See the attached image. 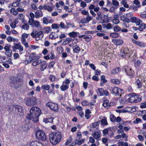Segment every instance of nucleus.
<instances>
[{"mask_svg":"<svg viewBox=\"0 0 146 146\" xmlns=\"http://www.w3.org/2000/svg\"><path fill=\"white\" fill-rule=\"evenodd\" d=\"M30 111V113L27 115V118L34 122L38 121L39 117L41 113V110L40 109L36 106L33 107L31 109Z\"/></svg>","mask_w":146,"mask_h":146,"instance_id":"1","label":"nucleus"},{"mask_svg":"<svg viewBox=\"0 0 146 146\" xmlns=\"http://www.w3.org/2000/svg\"><path fill=\"white\" fill-rule=\"evenodd\" d=\"M61 134L59 132L52 133L49 135V139L50 143L53 145L58 143L61 139Z\"/></svg>","mask_w":146,"mask_h":146,"instance_id":"2","label":"nucleus"},{"mask_svg":"<svg viewBox=\"0 0 146 146\" xmlns=\"http://www.w3.org/2000/svg\"><path fill=\"white\" fill-rule=\"evenodd\" d=\"M123 100L125 101V103L129 102L131 103H137L141 100V98L140 96L133 93L131 94H129L128 96H126Z\"/></svg>","mask_w":146,"mask_h":146,"instance_id":"3","label":"nucleus"},{"mask_svg":"<svg viewBox=\"0 0 146 146\" xmlns=\"http://www.w3.org/2000/svg\"><path fill=\"white\" fill-rule=\"evenodd\" d=\"M40 101L39 99L36 97L32 96L28 97L25 100L26 104L28 106H32L39 104Z\"/></svg>","mask_w":146,"mask_h":146,"instance_id":"4","label":"nucleus"},{"mask_svg":"<svg viewBox=\"0 0 146 146\" xmlns=\"http://www.w3.org/2000/svg\"><path fill=\"white\" fill-rule=\"evenodd\" d=\"M40 58L39 54H36L35 52L31 53L29 55V58L26 60L24 62L25 64L30 63L35 59H38Z\"/></svg>","mask_w":146,"mask_h":146,"instance_id":"5","label":"nucleus"},{"mask_svg":"<svg viewBox=\"0 0 146 146\" xmlns=\"http://www.w3.org/2000/svg\"><path fill=\"white\" fill-rule=\"evenodd\" d=\"M35 135L36 138L39 140L44 141L46 139V136L42 131L38 130L36 132Z\"/></svg>","mask_w":146,"mask_h":146,"instance_id":"6","label":"nucleus"},{"mask_svg":"<svg viewBox=\"0 0 146 146\" xmlns=\"http://www.w3.org/2000/svg\"><path fill=\"white\" fill-rule=\"evenodd\" d=\"M70 82V80L68 79H66L64 80L60 87L61 90L64 91L67 90L69 88V85Z\"/></svg>","mask_w":146,"mask_h":146,"instance_id":"7","label":"nucleus"},{"mask_svg":"<svg viewBox=\"0 0 146 146\" xmlns=\"http://www.w3.org/2000/svg\"><path fill=\"white\" fill-rule=\"evenodd\" d=\"M126 74L131 78H133L134 74V72L130 67L125 66L124 68Z\"/></svg>","mask_w":146,"mask_h":146,"instance_id":"8","label":"nucleus"},{"mask_svg":"<svg viewBox=\"0 0 146 146\" xmlns=\"http://www.w3.org/2000/svg\"><path fill=\"white\" fill-rule=\"evenodd\" d=\"M10 85L15 88H17L21 85L19 84V81H17L16 78L14 77L10 78Z\"/></svg>","mask_w":146,"mask_h":146,"instance_id":"9","label":"nucleus"},{"mask_svg":"<svg viewBox=\"0 0 146 146\" xmlns=\"http://www.w3.org/2000/svg\"><path fill=\"white\" fill-rule=\"evenodd\" d=\"M46 106L54 111H57L58 110V105L56 103L49 102L47 103Z\"/></svg>","mask_w":146,"mask_h":146,"instance_id":"10","label":"nucleus"},{"mask_svg":"<svg viewBox=\"0 0 146 146\" xmlns=\"http://www.w3.org/2000/svg\"><path fill=\"white\" fill-rule=\"evenodd\" d=\"M112 94L115 96H121V94L123 93V91L122 89L119 88L115 87L112 89Z\"/></svg>","mask_w":146,"mask_h":146,"instance_id":"11","label":"nucleus"},{"mask_svg":"<svg viewBox=\"0 0 146 146\" xmlns=\"http://www.w3.org/2000/svg\"><path fill=\"white\" fill-rule=\"evenodd\" d=\"M29 35L25 33L23 34L21 38V41L22 43L26 47H28L29 46L27 42H26V38H27L28 37Z\"/></svg>","mask_w":146,"mask_h":146,"instance_id":"12","label":"nucleus"},{"mask_svg":"<svg viewBox=\"0 0 146 146\" xmlns=\"http://www.w3.org/2000/svg\"><path fill=\"white\" fill-rule=\"evenodd\" d=\"M96 92L98 95L100 96H108L109 95V93L108 91L104 90L102 88H98L96 90Z\"/></svg>","mask_w":146,"mask_h":146,"instance_id":"13","label":"nucleus"},{"mask_svg":"<svg viewBox=\"0 0 146 146\" xmlns=\"http://www.w3.org/2000/svg\"><path fill=\"white\" fill-rule=\"evenodd\" d=\"M28 146H44L43 144L38 141H32L29 143Z\"/></svg>","mask_w":146,"mask_h":146,"instance_id":"14","label":"nucleus"},{"mask_svg":"<svg viewBox=\"0 0 146 146\" xmlns=\"http://www.w3.org/2000/svg\"><path fill=\"white\" fill-rule=\"evenodd\" d=\"M15 112L18 114L22 115H23L22 107L20 106L17 105L15 107Z\"/></svg>","mask_w":146,"mask_h":146,"instance_id":"15","label":"nucleus"},{"mask_svg":"<svg viewBox=\"0 0 146 146\" xmlns=\"http://www.w3.org/2000/svg\"><path fill=\"white\" fill-rule=\"evenodd\" d=\"M14 45L12 46V48L13 49L19 50L20 51H22L23 50V47L20 44L14 43Z\"/></svg>","mask_w":146,"mask_h":146,"instance_id":"16","label":"nucleus"},{"mask_svg":"<svg viewBox=\"0 0 146 146\" xmlns=\"http://www.w3.org/2000/svg\"><path fill=\"white\" fill-rule=\"evenodd\" d=\"M131 40L133 43L139 47H144L145 46V45L144 44L140 41L136 40L133 38H131Z\"/></svg>","mask_w":146,"mask_h":146,"instance_id":"17","label":"nucleus"},{"mask_svg":"<svg viewBox=\"0 0 146 146\" xmlns=\"http://www.w3.org/2000/svg\"><path fill=\"white\" fill-rule=\"evenodd\" d=\"M21 0H15V1L13 2L11 4L9 5V7H10L11 6L14 7H20L21 6Z\"/></svg>","mask_w":146,"mask_h":146,"instance_id":"18","label":"nucleus"},{"mask_svg":"<svg viewBox=\"0 0 146 146\" xmlns=\"http://www.w3.org/2000/svg\"><path fill=\"white\" fill-rule=\"evenodd\" d=\"M40 69L41 71H43L47 67V64L46 63V61L44 60H41V63H40Z\"/></svg>","mask_w":146,"mask_h":146,"instance_id":"19","label":"nucleus"},{"mask_svg":"<svg viewBox=\"0 0 146 146\" xmlns=\"http://www.w3.org/2000/svg\"><path fill=\"white\" fill-rule=\"evenodd\" d=\"M112 42L116 45H121L123 43V41L122 39H114L112 40Z\"/></svg>","mask_w":146,"mask_h":146,"instance_id":"20","label":"nucleus"},{"mask_svg":"<svg viewBox=\"0 0 146 146\" xmlns=\"http://www.w3.org/2000/svg\"><path fill=\"white\" fill-rule=\"evenodd\" d=\"M129 49L125 48L123 50H121L120 51V55L122 57H125L126 56V53H127L129 52Z\"/></svg>","mask_w":146,"mask_h":146,"instance_id":"21","label":"nucleus"},{"mask_svg":"<svg viewBox=\"0 0 146 146\" xmlns=\"http://www.w3.org/2000/svg\"><path fill=\"white\" fill-rule=\"evenodd\" d=\"M73 52L74 53H78L80 51V48L79 46L77 44L74 45L72 47Z\"/></svg>","mask_w":146,"mask_h":146,"instance_id":"22","label":"nucleus"},{"mask_svg":"<svg viewBox=\"0 0 146 146\" xmlns=\"http://www.w3.org/2000/svg\"><path fill=\"white\" fill-rule=\"evenodd\" d=\"M44 35L43 32L41 31H38L36 39L38 40L42 38L43 37Z\"/></svg>","mask_w":146,"mask_h":146,"instance_id":"23","label":"nucleus"},{"mask_svg":"<svg viewBox=\"0 0 146 146\" xmlns=\"http://www.w3.org/2000/svg\"><path fill=\"white\" fill-rule=\"evenodd\" d=\"M118 17L119 16L118 15H114V18L112 20L113 23L115 24H118L119 22Z\"/></svg>","mask_w":146,"mask_h":146,"instance_id":"24","label":"nucleus"},{"mask_svg":"<svg viewBox=\"0 0 146 146\" xmlns=\"http://www.w3.org/2000/svg\"><path fill=\"white\" fill-rule=\"evenodd\" d=\"M58 36L57 33L54 32L51 33L49 36L50 38L51 39H55L58 38Z\"/></svg>","mask_w":146,"mask_h":146,"instance_id":"25","label":"nucleus"},{"mask_svg":"<svg viewBox=\"0 0 146 146\" xmlns=\"http://www.w3.org/2000/svg\"><path fill=\"white\" fill-rule=\"evenodd\" d=\"M102 105L104 107L108 108L110 107L109 101L108 100H104L103 102Z\"/></svg>","mask_w":146,"mask_h":146,"instance_id":"26","label":"nucleus"},{"mask_svg":"<svg viewBox=\"0 0 146 146\" xmlns=\"http://www.w3.org/2000/svg\"><path fill=\"white\" fill-rule=\"evenodd\" d=\"M120 19L121 21L125 22L127 23H129L130 21V20L129 19L127 18L126 16L123 15L120 17Z\"/></svg>","mask_w":146,"mask_h":146,"instance_id":"27","label":"nucleus"},{"mask_svg":"<svg viewBox=\"0 0 146 146\" xmlns=\"http://www.w3.org/2000/svg\"><path fill=\"white\" fill-rule=\"evenodd\" d=\"M43 14L42 11L37 10L35 13V16L36 18H39L42 16Z\"/></svg>","mask_w":146,"mask_h":146,"instance_id":"28","label":"nucleus"},{"mask_svg":"<svg viewBox=\"0 0 146 146\" xmlns=\"http://www.w3.org/2000/svg\"><path fill=\"white\" fill-rule=\"evenodd\" d=\"M41 62V60L36 59V60L33 61L32 65L34 66H36L40 64Z\"/></svg>","mask_w":146,"mask_h":146,"instance_id":"29","label":"nucleus"},{"mask_svg":"<svg viewBox=\"0 0 146 146\" xmlns=\"http://www.w3.org/2000/svg\"><path fill=\"white\" fill-rule=\"evenodd\" d=\"M7 41L9 42H15L18 41L17 39L11 36H9L7 38Z\"/></svg>","mask_w":146,"mask_h":146,"instance_id":"30","label":"nucleus"},{"mask_svg":"<svg viewBox=\"0 0 146 146\" xmlns=\"http://www.w3.org/2000/svg\"><path fill=\"white\" fill-rule=\"evenodd\" d=\"M44 9L46 10L49 12H52L53 10L52 7L46 5H44Z\"/></svg>","mask_w":146,"mask_h":146,"instance_id":"31","label":"nucleus"},{"mask_svg":"<svg viewBox=\"0 0 146 146\" xmlns=\"http://www.w3.org/2000/svg\"><path fill=\"white\" fill-rule=\"evenodd\" d=\"M91 111L89 109H87L85 111V117L87 119L91 117Z\"/></svg>","mask_w":146,"mask_h":146,"instance_id":"32","label":"nucleus"},{"mask_svg":"<svg viewBox=\"0 0 146 146\" xmlns=\"http://www.w3.org/2000/svg\"><path fill=\"white\" fill-rule=\"evenodd\" d=\"M121 69L120 68L117 67L114 69L111 72V74H115L118 73L120 70Z\"/></svg>","mask_w":146,"mask_h":146,"instance_id":"33","label":"nucleus"},{"mask_svg":"<svg viewBox=\"0 0 146 146\" xmlns=\"http://www.w3.org/2000/svg\"><path fill=\"white\" fill-rule=\"evenodd\" d=\"M52 19H50L47 18L46 17H44L43 18V23L46 25H47L49 23H51Z\"/></svg>","mask_w":146,"mask_h":146,"instance_id":"34","label":"nucleus"},{"mask_svg":"<svg viewBox=\"0 0 146 146\" xmlns=\"http://www.w3.org/2000/svg\"><path fill=\"white\" fill-rule=\"evenodd\" d=\"M140 72V71H138L137 74H138L139 73V76L142 77L143 78L146 77V68L143 70V72H142L141 73Z\"/></svg>","mask_w":146,"mask_h":146,"instance_id":"35","label":"nucleus"},{"mask_svg":"<svg viewBox=\"0 0 146 146\" xmlns=\"http://www.w3.org/2000/svg\"><path fill=\"white\" fill-rule=\"evenodd\" d=\"M83 38L87 42H88L91 40L92 38V36L90 35H85Z\"/></svg>","mask_w":146,"mask_h":146,"instance_id":"36","label":"nucleus"},{"mask_svg":"<svg viewBox=\"0 0 146 146\" xmlns=\"http://www.w3.org/2000/svg\"><path fill=\"white\" fill-rule=\"evenodd\" d=\"M9 11L11 13L14 15H16L18 14V12L16 10L13 8H11L10 10Z\"/></svg>","mask_w":146,"mask_h":146,"instance_id":"37","label":"nucleus"},{"mask_svg":"<svg viewBox=\"0 0 146 146\" xmlns=\"http://www.w3.org/2000/svg\"><path fill=\"white\" fill-rule=\"evenodd\" d=\"M78 34H79V33L78 32L73 31L69 33L68 35L70 36L75 38L77 35Z\"/></svg>","mask_w":146,"mask_h":146,"instance_id":"38","label":"nucleus"},{"mask_svg":"<svg viewBox=\"0 0 146 146\" xmlns=\"http://www.w3.org/2000/svg\"><path fill=\"white\" fill-rule=\"evenodd\" d=\"M92 136L96 139H98L100 137V133L98 132H95L92 135Z\"/></svg>","mask_w":146,"mask_h":146,"instance_id":"39","label":"nucleus"},{"mask_svg":"<svg viewBox=\"0 0 146 146\" xmlns=\"http://www.w3.org/2000/svg\"><path fill=\"white\" fill-rule=\"evenodd\" d=\"M132 109L131 108L127 107L124 108V109L121 110V112L123 113L130 112Z\"/></svg>","mask_w":146,"mask_h":146,"instance_id":"40","label":"nucleus"},{"mask_svg":"<svg viewBox=\"0 0 146 146\" xmlns=\"http://www.w3.org/2000/svg\"><path fill=\"white\" fill-rule=\"evenodd\" d=\"M146 28V24H145L143 23H141L139 25L138 29L140 31H142Z\"/></svg>","mask_w":146,"mask_h":146,"instance_id":"41","label":"nucleus"},{"mask_svg":"<svg viewBox=\"0 0 146 146\" xmlns=\"http://www.w3.org/2000/svg\"><path fill=\"white\" fill-rule=\"evenodd\" d=\"M32 26L33 27H40L39 22L37 21H35L34 22Z\"/></svg>","mask_w":146,"mask_h":146,"instance_id":"42","label":"nucleus"},{"mask_svg":"<svg viewBox=\"0 0 146 146\" xmlns=\"http://www.w3.org/2000/svg\"><path fill=\"white\" fill-rule=\"evenodd\" d=\"M99 122L100 121H98L92 124V126L91 127V129L90 130V131L93 130L92 129H94V128H95L98 126L99 124Z\"/></svg>","mask_w":146,"mask_h":146,"instance_id":"43","label":"nucleus"},{"mask_svg":"<svg viewBox=\"0 0 146 146\" xmlns=\"http://www.w3.org/2000/svg\"><path fill=\"white\" fill-rule=\"evenodd\" d=\"M135 84L137 86L138 88H140L142 87L141 83L139 79H137L135 82Z\"/></svg>","mask_w":146,"mask_h":146,"instance_id":"44","label":"nucleus"},{"mask_svg":"<svg viewBox=\"0 0 146 146\" xmlns=\"http://www.w3.org/2000/svg\"><path fill=\"white\" fill-rule=\"evenodd\" d=\"M111 81L113 83L115 84H119L120 83V80L117 79H112Z\"/></svg>","mask_w":146,"mask_h":146,"instance_id":"45","label":"nucleus"},{"mask_svg":"<svg viewBox=\"0 0 146 146\" xmlns=\"http://www.w3.org/2000/svg\"><path fill=\"white\" fill-rule=\"evenodd\" d=\"M110 36L112 38H117L119 36L118 33L116 32H114L110 34Z\"/></svg>","mask_w":146,"mask_h":146,"instance_id":"46","label":"nucleus"},{"mask_svg":"<svg viewBox=\"0 0 146 146\" xmlns=\"http://www.w3.org/2000/svg\"><path fill=\"white\" fill-rule=\"evenodd\" d=\"M29 26L27 23H24L22 25V28L25 30H28L29 28Z\"/></svg>","mask_w":146,"mask_h":146,"instance_id":"47","label":"nucleus"},{"mask_svg":"<svg viewBox=\"0 0 146 146\" xmlns=\"http://www.w3.org/2000/svg\"><path fill=\"white\" fill-rule=\"evenodd\" d=\"M38 31L36 30H33L32 32L31 33V35L33 38H36Z\"/></svg>","mask_w":146,"mask_h":146,"instance_id":"48","label":"nucleus"},{"mask_svg":"<svg viewBox=\"0 0 146 146\" xmlns=\"http://www.w3.org/2000/svg\"><path fill=\"white\" fill-rule=\"evenodd\" d=\"M101 122L102 125H106L108 124L106 117H104V118L101 120Z\"/></svg>","mask_w":146,"mask_h":146,"instance_id":"49","label":"nucleus"},{"mask_svg":"<svg viewBox=\"0 0 146 146\" xmlns=\"http://www.w3.org/2000/svg\"><path fill=\"white\" fill-rule=\"evenodd\" d=\"M41 88L46 90H48L50 88V86L49 85H44L42 86Z\"/></svg>","mask_w":146,"mask_h":146,"instance_id":"50","label":"nucleus"},{"mask_svg":"<svg viewBox=\"0 0 146 146\" xmlns=\"http://www.w3.org/2000/svg\"><path fill=\"white\" fill-rule=\"evenodd\" d=\"M44 33H49L50 32V28L49 27H47L44 29Z\"/></svg>","mask_w":146,"mask_h":146,"instance_id":"51","label":"nucleus"},{"mask_svg":"<svg viewBox=\"0 0 146 146\" xmlns=\"http://www.w3.org/2000/svg\"><path fill=\"white\" fill-rule=\"evenodd\" d=\"M59 25L62 29H68V26L66 25L63 22H61Z\"/></svg>","mask_w":146,"mask_h":146,"instance_id":"52","label":"nucleus"},{"mask_svg":"<svg viewBox=\"0 0 146 146\" xmlns=\"http://www.w3.org/2000/svg\"><path fill=\"white\" fill-rule=\"evenodd\" d=\"M141 64V62L139 60H137L135 62L134 65L136 68L139 67Z\"/></svg>","mask_w":146,"mask_h":146,"instance_id":"53","label":"nucleus"},{"mask_svg":"<svg viewBox=\"0 0 146 146\" xmlns=\"http://www.w3.org/2000/svg\"><path fill=\"white\" fill-rule=\"evenodd\" d=\"M110 118L111 121L113 122H115V117L113 114H111L110 116Z\"/></svg>","mask_w":146,"mask_h":146,"instance_id":"54","label":"nucleus"},{"mask_svg":"<svg viewBox=\"0 0 146 146\" xmlns=\"http://www.w3.org/2000/svg\"><path fill=\"white\" fill-rule=\"evenodd\" d=\"M16 24L17 23L16 21L12 22L10 23V26L13 29L15 28L16 27Z\"/></svg>","mask_w":146,"mask_h":146,"instance_id":"55","label":"nucleus"},{"mask_svg":"<svg viewBox=\"0 0 146 146\" xmlns=\"http://www.w3.org/2000/svg\"><path fill=\"white\" fill-rule=\"evenodd\" d=\"M11 47V45H6L4 47V49L5 51H9L11 52H12V50L10 49Z\"/></svg>","mask_w":146,"mask_h":146,"instance_id":"56","label":"nucleus"},{"mask_svg":"<svg viewBox=\"0 0 146 146\" xmlns=\"http://www.w3.org/2000/svg\"><path fill=\"white\" fill-rule=\"evenodd\" d=\"M112 4L114 6L116 7V8L118 7L119 6V3L117 1L113 0L112 1Z\"/></svg>","mask_w":146,"mask_h":146,"instance_id":"57","label":"nucleus"},{"mask_svg":"<svg viewBox=\"0 0 146 146\" xmlns=\"http://www.w3.org/2000/svg\"><path fill=\"white\" fill-rule=\"evenodd\" d=\"M79 11H82L81 13L84 15H89V13L88 11H87L85 10H81L80 9L79 10Z\"/></svg>","mask_w":146,"mask_h":146,"instance_id":"58","label":"nucleus"},{"mask_svg":"<svg viewBox=\"0 0 146 146\" xmlns=\"http://www.w3.org/2000/svg\"><path fill=\"white\" fill-rule=\"evenodd\" d=\"M57 51L59 54L61 53L63 51V48L62 47H58L57 48Z\"/></svg>","mask_w":146,"mask_h":146,"instance_id":"59","label":"nucleus"},{"mask_svg":"<svg viewBox=\"0 0 146 146\" xmlns=\"http://www.w3.org/2000/svg\"><path fill=\"white\" fill-rule=\"evenodd\" d=\"M15 106L11 105L10 106L9 108V112L13 111L14 109H15Z\"/></svg>","mask_w":146,"mask_h":146,"instance_id":"60","label":"nucleus"},{"mask_svg":"<svg viewBox=\"0 0 146 146\" xmlns=\"http://www.w3.org/2000/svg\"><path fill=\"white\" fill-rule=\"evenodd\" d=\"M72 40V38H66L64 41L63 43L66 44L69 42H70Z\"/></svg>","mask_w":146,"mask_h":146,"instance_id":"61","label":"nucleus"},{"mask_svg":"<svg viewBox=\"0 0 146 146\" xmlns=\"http://www.w3.org/2000/svg\"><path fill=\"white\" fill-rule=\"evenodd\" d=\"M24 17V15L22 14H19L18 16V18L20 20H23Z\"/></svg>","mask_w":146,"mask_h":146,"instance_id":"62","label":"nucleus"},{"mask_svg":"<svg viewBox=\"0 0 146 146\" xmlns=\"http://www.w3.org/2000/svg\"><path fill=\"white\" fill-rule=\"evenodd\" d=\"M120 27L118 26H116L114 28V31L115 32H118L121 30Z\"/></svg>","mask_w":146,"mask_h":146,"instance_id":"63","label":"nucleus"},{"mask_svg":"<svg viewBox=\"0 0 146 146\" xmlns=\"http://www.w3.org/2000/svg\"><path fill=\"white\" fill-rule=\"evenodd\" d=\"M129 52H127V53H126V56L130 57V56H131L133 53V51L132 50H130L129 49Z\"/></svg>","mask_w":146,"mask_h":146,"instance_id":"64","label":"nucleus"}]
</instances>
